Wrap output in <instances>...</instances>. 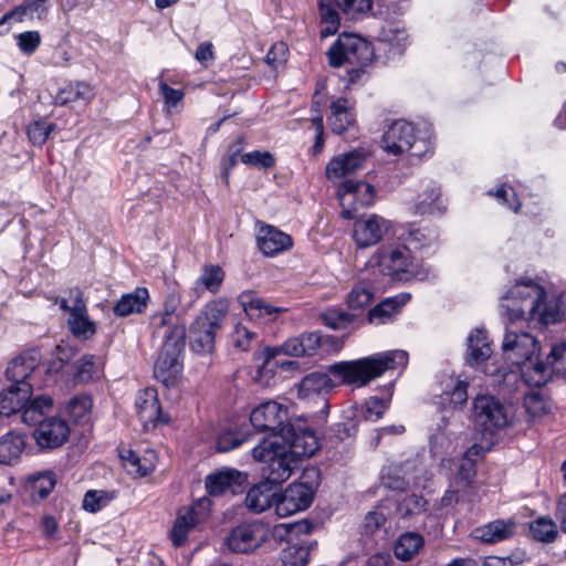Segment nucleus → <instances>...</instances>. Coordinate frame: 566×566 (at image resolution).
I'll list each match as a JSON object with an SVG mask.
<instances>
[{"mask_svg":"<svg viewBox=\"0 0 566 566\" xmlns=\"http://www.w3.org/2000/svg\"><path fill=\"white\" fill-rule=\"evenodd\" d=\"M408 353L401 349L387 350L356 360L332 364L325 371H312L300 382L297 396L301 399H313L329 394L340 385L363 387L380 377L386 370L405 368Z\"/></svg>","mask_w":566,"mask_h":566,"instance_id":"1","label":"nucleus"},{"mask_svg":"<svg viewBox=\"0 0 566 566\" xmlns=\"http://www.w3.org/2000/svg\"><path fill=\"white\" fill-rule=\"evenodd\" d=\"M52 407L53 399L50 396L41 395L33 398L21 415L24 423L36 427L33 437L42 449L59 448L66 442L70 436V427L65 419L46 415Z\"/></svg>","mask_w":566,"mask_h":566,"instance_id":"2","label":"nucleus"},{"mask_svg":"<svg viewBox=\"0 0 566 566\" xmlns=\"http://www.w3.org/2000/svg\"><path fill=\"white\" fill-rule=\"evenodd\" d=\"M502 349L509 359L521 367L522 377L530 386L542 387L547 382L548 368L537 360L538 345L528 333H516L506 328Z\"/></svg>","mask_w":566,"mask_h":566,"instance_id":"3","label":"nucleus"},{"mask_svg":"<svg viewBox=\"0 0 566 566\" xmlns=\"http://www.w3.org/2000/svg\"><path fill=\"white\" fill-rule=\"evenodd\" d=\"M229 312L226 300L218 298L208 303L189 327L190 344L199 354L210 353L214 347L217 332L221 328Z\"/></svg>","mask_w":566,"mask_h":566,"instance_id":"4","label":"nucleus"},{"mask_svg":"<svg viewBox=\"0 0 566 566\" xmlns=\"http://www.w3.org/2000/svg\"><path fill=\"white\" fill-rule=\"evenodd\" d=\"M328 61L333 67L350 64L354 67L348 71L350 82L359 78L363 67L371 62L374 49L365 39L353 33H343L329 48Z\"/></svg>","mask_w":566,"mask_h":566,"instance_id":"5","label":"nucleus"},{"mask_svg":"<svg viewBox=\"0 0 566 566\" xmlns=\"http://www.w3.org/2000/svg\"><path fill=\"white\" fill-rule=\"evenodd\" d=\"M255 460L263 462L262 474L264 481L273 486L282 484L292 474L297 465V460L285 446L277 440L263 439L252 450Z\"/></svg>","mask_w":566,"mask_h":566,"instance_id":"6","label":"nucleus"},{"mask_svg":"<svg viewBox=\"0 0 566 566\" xmlns=\"http://www.w3.org/2000/svg\"><path fill=\"white\" fill-rule=\"evenodd\" d=\"M545 291L533 281L517 283L505 296L501 307L510 323L538 317L544 308Z\"/></svg>","mask_w":566,"mask_h":566,"instance_id":"7","label":"nucleus"},{"mask_svg":"<svg viewBox=\"0 0 566 566\" xmlns=\"http://www.w3.org/2000/svg\"><path fill=\"white\" fill-rule=\"evenodd\" d=\"M161 335L165 342L155 361L154 375L169 387L175 385L182 370L181 355L186 344V325L177 324Z\"/></svg>","mask_w":566,"mask_h":566,"instance_id":"8","label":"nucleus"},{"mask_svg":"<svg viewBox=\"0 0 566 566\" xmlns=\"http://www.w3.org/2000/svg\"><path fill=\"white\" fill-rule=\"evenodd\" d=\"M327 339L328 336L324 337L321 332H308L286 339L280 347H265L255 354L256 360L262 359V365L258 367L259 376L268 371L273 373V367L276 365L274 358L277 354L294 357L313 356Z\"/></svg>","mask_w":566,"mask_h":566,"instance_id":"9","label":"nucleus"},{"mask_svg":"<svg viewBox=\"0 0 566 566\" xmlns=\"http://www.w3.org/2000/svg\"><path fill=\"white\" fill-rule=\"evenodd\" d=\"M384 149L395 156L410 151L411 156L422 157L432 151L430 140L416 138L413 126L406 120L394 122L382 136Z\"/></svg>","mask_w":566,"mask_h":566,"instance_id":"10","label":"nucleus"},{"mask_svg":"<svg viewBox=\"0 0 566 566\" xmlns=\"http://www.w3.org/2000/svg\"><path fill=\"white\" fill-rule=\"evenodd\" d=\"M371 0H321L318 3L321 15V36L335 34L339 28V12L346 19H359L371 10Z\"/></svg>","mask_w":566,"mask_h":566,"instance_id":"11","label":"nucleus"},{"mask_svg":"<svg viewBox=\"0 0 566 566\" xmlns=\"http://www.w3.org/2000/svg\"><path fill=\"white\" fill-rule=\"evenodd\" d=\"M377 265L384 275L397 281L416 276L409 248L403 244L381 245L376 252Z\"/></svg>","mask_w":566,"mask_h":566,"instance_id":"12","label":"nucleus"},{"mask_svg":"<svg viewBox=\"0 0 566 566\" xmlns=\"http://www.w3.org/2000/svg\"><path fill=\"white\" fill-rule=\"evenodd\" d=\"M474 421L484 431L493 432L513 422L512 408L490 395L478 396L473 401Z\"/></svg>","mask_w":566,"mask_h":566,"instance_id":"13","label":"nucleus"},{"mask_svg":"<svg viewBox=\"0 0 566 566\" xmlns=\"http://www.w3.org/2000/svg\"><path fill=\"white\" fill-rule=\"evenodd\" d=\"M251 424L259 431H269L266 439L280 441L283 431L292 423L286 406L276 401H265L254 408L250 415Z\"/></svg>","mask_w":566,"mask_h":566,"instance_id":"14","label":"nucleus"},{"mask_svg":"<svg viewBox=\"0 0 566 566\" xmlns=\"http://www.w3.org/2000/svg\"><path fill=\"white\" fill-rule=\"evenodd\" d=\"M271 531L260 521L243 523L232 528L226 538L228 548L237 554L254 552L269 541Z\"/></svg>","mask_w":566,"mask_h":566,"instance_id":"15","label":"nucleus"},{"mask_svg":"<svg viewBox=\"0 0 566 566\" xmlns=\"http://www.w3.org/2000/svg\"><path fill=\"white\" fill-rule=\"evenodd\" d=\"M338 199L344 219H354L357 206L367 207L374 203L375 189L365 181L345 179L338 189Z\"/></svg>","mask_w":566,"mask_h":566,"instance_id":"16","label":"nucleus"},{"mask_svg":"<svg viewBox=\"0 0 566 566\" xmlns=\"http://www.w3.org/2000/svg\"><path fill=\"white\" fill-rule=\"evenodd\" d=\"M281 446H285L291 454L298 461L302 458H310L318 450V439L315 432L301 424L289 426L280 439Z\"/></svg>","mask_w":566,"mask_h":566,"instance_id":"17","label":"nucleus"},{"mask_svg":"<svg viewBox=\"0 0 566 566\" xmlns=\"http://www.w3.org/2000/svg\"><path fill=\"white\" fill-rule=\"evenodd\" d=\"M195 301L192 300L182 306L180 292L171 290L165 298L163 311L151 316L150 325L154 334L161 335L164 332H169L172 326L184 324L180 322V316L192 307Z\"/></svg>","mask_w":566,"mask_h":566,"instance_id":"18","label":"nucleus"},{"mask_svg":"<svg viewBox=\"0 0 566 566\" xmlns=\"http://www.w3.org/2000/svg\"><path fill=\"white\" fill-rule=\"evenodd\" d=\"M390 227L391 222L389 220L373 213L355 220L353 239L358 248H369L380 242Z\"/></svg>","mask_w":566,"mask_h":566,"instance_id":"19","label":"nucleus"},{"mask_svg":"<svg viewBox=\"0 0 566 566\" xmlns=\"http://www.w3.org/2000/svg\"><path fill=\"white\" fill-rule=\"evenodd\" d=\"M314 491L305 483H292L279 494L276 514L280 517L293 515L306 510L313 501Z\"/></svg>","mask_w":566,"mask_h":566,"instance_id":"20","label":"nucleus"},{"mask_svg":"<svg viewBox=\"0 0 566 566\" xmlns=\"http://www.w3.org/2000/svg\"><path fill=\"white\" fill-rule=\"evenodd\" d=\"M71 315L67 325L72 334L82 339L91 338L96 332V325L90 319L83 293L78 287L71 289Z\"/></svg>","mask_w":566,"mask_h":566,"instance_id":"21","label":"nucleus"},{"mask_svg":"<svg viewBox=\"0 0 566 566\" xmlns=\"http://www.w3.org/2000/svg\"><path fill=\"white\" fill-rule=\"evenodd\" d=\"M247 483V475L232 468H223L209 474L206 478L205 485L209 495L219 496L227 492L235 494L241 492Z\"/></svg>","mask_w":566,"mask_h":566,"instance_id":"22","label":"nucleus"},{"mask_svg":"<svg viewBox=\"0 0 566 566\" xmlns=\"http://www.w3.org/2000/svg\"><path fill=\"white\" fill-rule=\"evenodd\" d=\"M41 360V354L38 349H29L14 357L8 365L6 375L8 380L15 385L32 384Z\"/></svg>","mask_w":566,"mask_h":566,"instance_id":"23","label":"nucleus"},{"mask_svg":"<svg viewBox=\"0 0 566 566\" xmlns=\"http://www.w3.org/2000/svg\"><path fill=\"white\" fill-rule=\"evenodd\" d=\"M366 154L363 150H352L349 153L334 157L326 166V177L336 181L347 178L361 170L365 166Z\"/></svg>","mask_w":566,"mask_h":566,"instance_id":"24","label":"nucleus"},{"mask_svg":"<svg viewBox=\"0 0 566 566\" xmlns=\"http://www.w3.org/2000/svg\"><path fill=\"white\" fill-rule=\"evenodd\" d=\"M238 302L243 308L244 313L251 319H263L265 322L274 321L279 314L285 312L283 307L274 306L260 297L252 291H243L238 296Z\"/></svg>","mask_w":566,"mask_h":566,"instance_id":"25","label":"nucleus"},{"mask_svg":"<svg viewBox=\"0 0 566 566\" xmlns=\"http://www.w3.org/2000/svg\"><path fill=\"white\" fill-rule=\"evenodd\" d=\"M32 390V384H12L0 391V416L9 417L18 411L23 412L33 400L31 399Z\"/></svg>","mask_w":566,"mask_h":566,"instance_id":"26","label":"nucleus"},{"mask_svg":"<svg viewBox=\"0 0 566 566\" xmlns=\"http://www.w3.org/2000/svg\"><path fill=\"white\" fill-rule=\"evenodd\" d=\"M515 532L516 523L509 518L495 520L485 525L475 527L472 535L475 539L482 543L495 544L513 537Z\"/></svg>","mask_w":566,"mask_h":566,"instance_id":"27","label":"nucleus"},{"mask_svg":"<svg viewBox=\"0 0 566 566\" xmlns=\"http://www.w3.org/2000/svg\"><path fill=\"white\" fill-rule=\"evenodd\" d=\"M292 238L283 231L272 227H261L258 234V245L264 255H275L292 247Z\"/></svg>","mask_w":566,"mask_h":566,"instance_id":"28","label":"nucleus"},{"mask_svg":"<svg viewBox=\"0 0 566 566\" xmlns=\"http://www.w3.org/2000/svg\"><path fill=\"white\" fill-rule=\"evenodd\" d=\"M410 298L409 293H399L385 298L368 312V322L376 325L389 323Z\"/></svg>","mask_w":566,"mask_h":566,"instance_id":"29","label":"nucleus"},{"mask_svg":"<svg viewBox=\"0 0 566 566\" xmlns=\"http://www.w3.org/2000/svg\"><path fill=\"white\" fill-rule=\"evenodd\" d=\"M277 497L276 488L266 481H262L249 490L245 496V505L254 513H262L273 505L276 509Z\"/></svg>","mask_w":566,"mask_h":566,"instance_id":"30","label":"nucleus"},{"mask_svg":"<svg viewBox=\"0 0 566 566\" xmlns=\"http://www.w3.org/2000/svg\"><path fill=\"white\" fill-rule=\"evenodd\" d=\"M329 126L335 134H343L355 125L356 115L349 101L339 97L331 104Z\"/></svg>","mask_w":566,"mask_h":566,"instance_id":"31","label":"nucleus"},{"mask_svg":"<svg viewBox=\"0 0 566 566\" xmlns=\"http://www.w3.org/2000/svg\"><path fill=\"white\" fill-rule=\"evenodd\" d=\"M281 530H284L290 535L285 547L281 551L282 566H306L310 556L308 544L292 541L291 536L294 534V528L289 530L282 525L275 528V532L277 533Z\"/></svg>","mask_w":566,"mask_h":566,"instance_id":"32","label":"nucleus"},{"mask_svg":"<svg viewBox=\"0 0 566 566\" xmlns=\"http://www.w3.org/2000/svg\"><path fill=\"white\" fill-rule=\"evenodd\" d=\"M149 297L145 287H137L133 292L122 295L113 307L114 314L125 317L135 313H142L147 306Z\"/></svg>","mask_w":566,"mask_h":566,"instance_id":"33","label":"nucleus"},{"mask_svg":"<svg viewBox=\"0 0 566 566\" xmlns=\"http://www.w3.org/2000/svg\"><path fill=\"white\" fill-rule=\"evenodd\" d=\"M120 457L124 461V467L132 474L145 476L155 469L156 453L153 450H147L144 454H138L133 450H126Z\"/></svg>","mask_w":566,"mask_h":566,"instance_id":"34","label":"nucleus"},{"mask_svg":"<svg viewBox=\"0 0 566 566\" xmlns=\"http://www.w3.org/2000/svg\"><path fill=\"white\" fill-rule=\"evenodd\" d=\"M492 354L491 344L484 329H475L468 336L467 363L474 365L486 360Z\"/></svg>","mask_w":566,"mask_h":566,"instance_id":"35","label":"nucleus"},{"mask_svg":"<svg viewBox=\"0 0 566 566\" xmlns=\"http://www.w3.org/2000/svg\"><path fill=\"white\" fill-rule=\"evenodd\" d=\"M25 448V438L22 433L10 431L0 438V463L12 464Z\"/></svg>","mask_w":566,"mask_h":566,"instance_id":"36","label":"nucleus"},{"mask_svg":"<svg viewBox=\"0 0 566 566\" xmlns=\"http://www.w3.org/2000/svg\"><path fill=\"white\" fill-rule=\"evenodd\" d=\"M136 407L139 416L144 420L153 422H167L168 419L161 417L160 403L154 389H145L136 398Z\"/></svg>","mask_w":566,"mask_h":566,"instance_id":"37","label":"nucleus"},{"mask_svg":"<svg viewBox=\"0 0 566 566\" xmlns=\"http://www.w3.org/2000/svg\"><path fill=\"white\" fill-rule=\"evenodd\" d=\"M405 242L409 250H422L431 248L438 243L439 232L436 228L411 227L403 234Z\"/></svg>","mask_w":566,"mask_h":566,"instance_id":"38","label":"nucleus"},{"mask_svg":"<svg viewBox=\"0 0 566 566\" xmlns=\"http://www.w3.org/2000/svg\"><path fill=\"white\" fill-rule=\"evenodd\" d=\"M440 196L441 192L437 186L428 187L418 196L417 202L411 208L412 213L417 216L442 213L446 207L442 205Z\"/></svg>","mask_w":566,"mask_h":566,"instance_id":"39","label":"nucleus"},{"mask_svg":"<svg viewBox=\"0 0 566 566\" xmlns=\"http://www.w3.org/2000/svg\"><path fill=\"white\" fill-rule=\"evenodd\" d=\"M93 97L94 92L90 84L85 82H76L60 90L55 96V102L60 105H66L75 102L87 104Z\"/></svg>","mask_w":566,"mask_h":566,"instance_id":"40","label":"nucleus"},{"mask_svg":"<svg viewBox=\"0 0 566 566\" xmlns=\"http://www.w3.org/2000/svg\"><path fill=\"white\" fill-rule=\"evenodd\" d=\"M423 537L415 532L401 534L395 545V556L403 562L412 559L423 546Z\"/></svg>","mask_w":566,"mask_h":566,"instance_id":"41","label":"nucleus"},{"mask_svg":"<svg viewBox=\"0 0 566 566\" xmlns=\"http://www.w3.org/2000/svg\"><path fill=\"white\" fill-rule=\"evenodd\" d=\"M530 534L536 542L551 544L558 537V526L549 516H539L530 523Z\"/></svg>","mask_w":566,"mask_h":566,"instance_id":"42","label":"nucleus"},{"mask_svg":"<svg viewBox=\"0 0 566 566\" xmlns=\"http://www.w3.org/2000/svg\"><path fill=\"white\" fill-rule=\"evenodd\" d=\"M223 280L224 272L221 266L217 264L205 265L200 276L196 280L195 292L203 289L214 294L219 292Z\"/></svg>","mask_w":566,"mask_h":566,"instance_id":"43","label":"nucleus"},{"mask_svg":"<svg viewBox=\"0 0 566 566\" xmlns=\"http://www.w3.org/2000/svg\"><path fill=\"white\" fill-rule=\"evenodd\" d=\"M197 524V513L189 509L185 513H180L175 521L170 532V538L174 546H181L188 536L189 531Z\"/></svg>","mask_w":566,"mask_h":566,"instance_id":"44","label":"nucleus"},{"mask_svg":"<svg viewBox=\"0 0 566 566\" xmlns=\"http://www.w3.org/2000/svg\"><path fill=\"white\" fill-rule=\"evenodd\" d=\"M356 318L355 314L338 307H328L319 314L321 322L332 329L347 328Z\"/></svg>","mask_w":566,"mask_h":566,"instance_id":"45","label":"nucleus"},{"mask_svg":"<svg viewBox=\"0 0 566 566\" xmlns=\"http://www.w3.org/2000/svg\"><path fill=\"white\" fill-rule=\"evenodd\" d=\"M50 9V0H24L15 7V12H18V21H22L24 17L43 21L46 20Z\"/></svg>","mask_w":566,"mask_h":566,"instance_id":"46","label":"nucleus"},{"mask_svg":"<svg viewBox=\"0 0 566 566\" xmlns=\"http://www.w3.org/2000/svg\"><path fill=\"white\" fill-rule=\"evenodd\" d=\"M548 368L547 380L552 375L566 379V340L555 344L544 363Z\"/></svg>","mask_w":566,"mask_h":566,"instance_id":"47","label":"nucleus"},{"mask_svg":"<svg viewBox=\"0 0 566 566\" xmlns=\"http://www.w3.org/2000/svg\"><path fill=\"white\" fill-rule=\"evenodd\" d=\"M75 379L78 382H88L99 373V359L95 355H84L76 360Z\"/></svg>","mask_w":566,"mask_h":566,"instance_id":"48","label":"nucleus"},{"mask_svg":"<svg viewBox=\"0 0 566 566\" xmlns=\"http://www.w3.org/2000/svg\"><path fill=\"white\" fill-rule=\"evenodd\" d=\"M259 336L242 324H237L231 333V343L240 352H247L258 344Z\"/></svg>","mask_w":566,"mask_h":566,"instance_id":"49","label":"nucleus"},{"mask_svg":"<svg viewBox=\"0 0 566 566\" xmlns=\"http://www.w3.org/2000/svg\"><path fill=\"white\" fill-rule=\"evenodd\" d=\"M407 36L406 30L394 23L386 24L379 32V40L390 44L399 53H401L405 48Z\"/></svg>","mask_w":566,"mask_h":566,"instance_id":"50","label":"nucleus"},{"mask_svg":"<svg viewBox=\"0 0 566 566\" xmlns=\"http://www.w3.org/2000/svg\"><path fill=\"white\" fill-rule=\"evenodd\" d=\"M54 485L55 479L52 472L39 473L32 479V495L39 500H43L52 492Z\"/></svg>","mask_w":566,"mask_h":566,"instance_id":"51","label":"nucleus"},{"mask_svg":"<svg viewBox=\"0 0 566 566\" xmlns=\"http://www.w3.org/2000/svg\"><path fill=\"white\" fill-rule=\"evenodd\" d=\"M373 296V291L365 283H359L347 295L348 307L354 310L363 308L371 302Z\"/></svg>","mask_w":566,"mask_h":566,"instance_id":"52","label":"nucleus"},{"mask_svg":"<svg viewBox=\"0 0 566 566\" xmlns=\"http://www.w3.org/2000/svg\"><path fill=\"white\" fill-rule=\"evenodd\" d=\"M112 496L105 491L90 490L83 499V509L87 512L95 513L106 506Z\"/></svg>","mask_w":566,"mask_h":566,"instance_id":"53","label":"nucleus"},{"mask_svg":"<svg viewBox=\"0 0 566 566\" xmlns=\"http://www.w3.org/2000/svg\"><path fill=\"white\" fill-rule=\"evenodd\" d=\"M19 50L25 54H33L41 44V34L39 31H24L15 35Z\"/></svg>","mask_w":566,"mask_h":566,"instance_id":"54","label":"nucleus"},{"mask_svg":"<svg viewBox=\"0 0 566 566\" xmlns=\"http://www.w3.org/2000/svg\"><path fill=\"white\" fill-rule=\"evenodd\" d=\"M468 384L465 381L458 380L451 391H446L441 396V403L447 401L452 408L462 406L468 400Z\"/></svg>","mask_w":566,"mask_h":566,"instance_id":"55","label":"nucleus"},{"mask_svg":"<svg viewBox=\"0 0 566 566\" xmlns=\"http://www.w3.org/2000/svg\"><path fill=\"white\" fill-rule=\"evenodd\" d=\"M54 127L55 125L51 123L34 122L28 128V137L33 145L41 146L46 142Z\"/></svg>","mask_w":566,"mask_h":566,"instance_id":"56","label":"nucleus"},{"mask_svg":"<svg viewBox=\"0 0 566 566\" xmlns=\"http://www.w3.org/2000/svg\"><path fill=\"white\" fill-rule=\"evenodd\" d=\"M427 505L428 502L422 495L411 494L402 500L399 510L403 516H409L426 511Z\"/></svg>","mask_w":566,"mask_h":566,"instance_id":"57","label":"nucleus"},{"mask_svg":"<svg viewBox=\"0 0 566 566\" xmlns=\"http://www.w3.org/2000/svg\"><path fill=\"white\" fill-rule=\"evenodd\" d=\"M92 407V400L86 396H76L69 400L66 405L67 413L75 418H82Z\"/></svg>","mask_w":566,"mask_h":566,"instance_id":"58","label":"nucleus"},{"mask_svg":"<svg viewBox=\"0 0 566 566\" xmlns=\"http://www.w3.org/2000/svg\"><path fill=\"white\" fill-rule=\"evenodd\" d=\"M388 407V402L384 399L371 397L365 403L364 417L370 421H377L382 417L386 409Z\"/></svg>","mask_w":566,"mask_h":566,"instance_id":"59","label":"nucleus"},{"mask_svg":"<svg viewBox=\"0 0 566 566\" xmlns=\"http://www.w3.org/2000/svg\"><path fill=\"white\" fill-rule=\"evenodd\" d=\"M566 319V292H563L556 301V312H548L544 306L541 321L544 324L556 323Z\"/></svg>","mask_w":566,"mask_h":566,"instance_id":"60","label":"nucleus"},{"mask_svg":"<svg viewBox=\"0 0 566 566\" xmlns=\"http://www.w3.org/2000/svg\"><path fill=\"white\" fill-rule=\"evenodd\" d=\"M289 49L283 42H277L272 45L270 51L265 55V61L273 69L284 64L287 60Z\"/></svg>","mask_w":566,"mask_h":566,"instance_id":"61","label":"nucleus"},{"mask_svg":"<svg viewBox=\"0 0 566 566\" xmlns=\"http://www.w3.org/2000/svg\"><path fill=\"white\" fill-rule=\"evenodd\" d=\"M244 440L245 439L240 437L238 433L228 431L219 436L216 448L219 452H229L240 447Z\"/></svg>","mask_w":566,"mask_h":566,"instance_id":"62","label":"nucleus"},{"mask_svg":"<svg viewBox=\"0 0 566 566\" xmlns=\"http://www.w3.org/2000/svg\"><path fill=\"white\" fill-rule=\"evenodd\" d=\"M242 161L261 168H270L274 165V158L270 153L251 151L242 156Z\"/></svg>","mask_w":566,"mask_h":566,"instance_id":"63","label":"nucleus"},{"mask_svg":"<svg viewBox=\"0 0 566 566\" xmlns=\"http://www.w3.org/2000/svg\"><path fill=\"white\" fill-rule=\"evenodd\" d=\"M489 195L494 196L499 200H501L503 203H506L510 208L514 209V211H517L521 207L520 201L516 198V193L511 187H506V185L500 186L494 192L489 191Z\"/></svg>","mask_w":566,"mask_h":566,"instance_id":"64","label":"nucleus"}]
</instances>
